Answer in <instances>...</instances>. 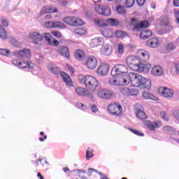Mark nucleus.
<instances>
[{"instance_id":"obj_47","label":"nucleus","mask_w":179,"mask_h":179,"mask_svg":"<svg viewBox=\"0 0 179 179\" xmlns=\"http://www.w3.org/2000/svg\"><path fill=\"white\" fill-rule=\"evenodd\" d=\"M52 34L56 38H61L62 37V34L59 31H52Z\"/></svg>"},{"instance_id":"obj_64","label":"nucleus","mask_w":179,"mask_h":179,"mask_svg":"<svg viewBox=\"0 0 179 179\" xmlns=\"http://www.w3.org/2000/svg\"><path fill=\"white\" fill-rule=\"evenodd\" d=\"M63 171H64V173H66V171H69V168H66V167H64L63 169Z\"/></svg>"},{"instance_id":"obj_25","label":"nucleus","mask_w":179,"mask_h":179,"mask_svg":"<svg viewBox=\"0 0 179 179\" xmlns=\"http://www.w3.org/2000/svg\"><path fill=\"white\" fill-rule=\"evenodd\" d=\"M94 24L96 27H107L106 20L103 18H95L94 20Z\"/></svg>"},{"instance_id":"obj_22","label":"nucleus","mask_w":179,"mask_h":179,"mask_svg":"<svg viewBox=\"0 0 179 179\" xmlns=\"http://www.w3.org/2000/svg\"><path fill=\"white\" fill-rule=\"evenodd\" d=\"M46 24H51V27H52L53 29H66L67 27L66 24L59 21L48 22H46Z\"/></svg>"},{"instance_id":"obj_35","label":"nucleus","mask_w":179,"mask_h":179,"mask_svg":"<svg viewBox=\"0 0 179 179\" xmlns=\"http://www.w3.org/2000/svg\"><path fill=\"white\" fill-rule=\"evenodd\" d=\"M172 75H179V63H173L171 69Z\"/></svg>"},{"instance_id":"obj_42","label":"nucleus","mask_w":179,"mask_h":179,"mask_svg":"<svg viewBox=\"0 0 179 179\" xmlns=\"http://www.w3.org/2000/svg\"><path fill=\"white\" fill-rule=\"evenodd\" d=\"M116 10L119 15H124V13H127L125 8L123 6L117 5L116 6Z\"/></svg>"},{"instance_id":"obj_24","label":"nucleus","mask_w":179,"mask_h":179,"mask_svg":"<svg viewBox=\"0 0 179 179\" xmlns=\"http://www.w3.org/2000/svg\"><path fill=\"white\" fill-rule=\"evenodd\" d=\"M47 68L49 72H50L51 73H53V75H58V73L61 72V69L57 66H56L52 63H50L47 66Z\"/></svg>"},{"instance_id":"obj_16","label":"nucleus","mask_w":179,"mask_h":179,"mask_svg":"<svg viewBox=\"0 0 179 179\" xmlns=\"http://www.w3.org/2000/svg\"><path fill=\"white\" fill-rule=\"evenodd\" d=\"M108 71H110V66L108 64L102 63L97 69V73L101 76H106V75L108 73Z\"/></svg>"},{"instance_id":"obj_28","label":"nucleus","mask_w":179,"mask_h":179,"mask_svg":"<svg viewBox=\"0 0 179 179\" xmlns=\"http://www.w3.org/2000/svg\"><path fill=\"white\" fill-rule=\"evenodd\" d=\"M12 64L13 65H15V66H18V68L21 69L30 68V64L29 63L24 62H22L17 59H13Z\"/></svg>"},{"instance_id":"obj_10","label":"nucleus","mask_w":179,"mask_h":179,"mask_svg":"<svg viewBox=\"0 0 179 179\" xmlns=\"http://www.w3.org/2000/svg\"><path fill=\"white\" fill-rule=\"evenodd\" d=\"M143 125L150 129V131H155L157 128H160L162 124L160 120H155L154 122H151L149 120H144L143 122Z\"/></svg>"},{"instance_id":"obj_7","label":"nucleus","mask_w":179,"mask_h":179,"mask_svg":"<svg viewBox=\"0 0 179 179\" xmlns=\"http://www.w3.org/2000/svg\"><path fill=\"white\" fill-rule=\"evenodd\" d=\"M99 62L97 61V57L93 55L88 56L85 59V62L84 63L85 66H86L88 69H95L97 67Z\"/></svg>"},{"instance_id":"obj_39","label":"nucleus","mask_w":179,"mask_h":179,"mask_svg":"<svg viewBox=\"0 0 179 179\" xmlns=\"http://www.w3.org/2000/svg\"><path fill=\"white\" fill-rule=\"evenodd\" d=\"M101 33L104 37H113V31L111 29H105Z\"/></svg>"},{"instance_id":"obj_50","label":"nucleus","mask_w":179,"mask_h":179,"mask_svg":"<svg viewBox=\"0 0 179 179\" xmlns=\"http://www.w3.org/2000/svg\"><path fill=\"white\" fill-rule=\"evenodd\" d=\"M135 3V0H126V7L132 8Z\"/></svg>"},{"instance_id":"obj_18","label":"nucleus","mask_w":179,"mask_h":179,"mask_svg":"<svg viewBox=\"0 0 179 179\" xmlns=\"http://www.w3.org/2000/svg\"><path fill=\"white\" fill-rule=\"evenodd\" d=\"M163 73H164V71L160 65H155L151 69V75L153 76H162Z\"/></svg>"},{"instance_id":"obj_1","label":"nucleus","mask_w":179,"mask_h":179,"mask_svg":"<svg viewBox=\"0 0 179 179\" xmlns=\"http://www.w3.org/2000/svg\"><path fill=\"white\" fill-rule=\"evenodd\" d=\"M130 85L134 87H144L148 90L152 87V80L139 74L130 73Z\"/></svg>"},{"instance_id":"obj_4","label":"nucleus","mask_w":179,"mask_h":179,"mask_svg":"<svg viewBox=\"0 0 179 179\" xmlns=\"http://www.w3.org/2000/svg\"><path fill=\"white\" fill-rule=\"evenodd\" d=\"M126 63L131 71L136 72L139 69V65H141V62L136 56H129L126 59Z\"/></svg>"},{"instance_id":"obj_41","label":"nucleus","mask_w":179,"mask_h":179,"mask_svg":"<svg viewBox=\"0 0 179 179\" xmlns=\"http://www.w3.org/2000/svg\"><path fill=\"white\" fill-rule=\"evenodd\" d=\"M73 31L75 34H78V36H83L87 33L86 29L83 28L76 29Z\"/></svg>"},{"instance_id":"obj_54","label":"nucleus","mask_w":179,"mask_h":179,"mask_svg":"<svg viewBox=\"0 0 179 179\" xmlns=\"http://www.w3.org/2000/svg\"><path fill=\"white\" fill-rule=\"evenodd\" d=\"M1 23L4 27H8L9 26V22L5 19H2Z\"/></svg>"},{"instance_id":"obj_48","label":"nucleus","mask_w":179,"mask_h":179,"mask_svg":"<svg viewBox=\"0 0 179 179\" xmlns=\"http://www.w3.org/2000/svg\"><path fill=\"white\" fill-rule=\"evenodd\" d=\"M86 159L87 160H89L90 157H93V150L90 148H88V150L86 152Z\"/></svg>"},{"instance_id":"obj_52","label":"nucleus","mask_w":179,"mask_h":179,"mask_svg":"<svg viewBox=\"0 0 179 179\" xmlns=\"http://www.w3.org/2000/svg\"><path fill=\"white\" fill-rule=\"evenodd\" d=\"M117 52L120 55H122V54H124V45H122V44H119L117 45Z\"/></svg>"},{"instance_id":"obj_19","label":"nucleus","mask_w":179,"mask_h":179,"mask_svg":"<svg viewBox=\"0 0 179 179\" xmlns=\"http://www.w3.org/2000/svg\"><path fill=\"white\" fill-rule=\"evenodd\" d=\"M103 44H104V39L101 37H98L90 41V47H91V48H96V47L103 45Z\"/></svg>"},{"instance_id":"obj_30","label":"nucleus","mask_w":179,"mask_h":179,"mask_svg":"<svg viewBox=\"0 0 179 179\" xmlns=\"http://www.w3.org/2000/svg\"><path fill=\"white\" fill-rule=\"evenodd\" d=\"M149 26V22L148 21H141L140 23L136 24L134 26V30L136 31H141L142 29H145Z\"/></svg>"},{"instance_id":"obj_21","label":"nucleus","mask_w":179,"mask_h":179,"mask_svg":"<svg viewBox=\"0 0 179 179\" xmlns=\"http://www.w3.org/2000/svg\"><path fill=\"white\" fill-rule=\"evenodd\" d=\"M57 52L65 58H69V49L66 46H59L56 49Z\"/></svg>"},{"instance_id":"obj_56","label":"nucleus","mask_w":179,"mask_h":179,"mask_svg":"<svg viewBox=\"0 0 179 179\" xmlns=\"http://www.w3.org/2000/svg\"><path fill=\"white\" fill-rule=\"evenodd\" d=\"M91 110L92 111V113H97V111H99V109L97 108V106L93 105L91 108Z\"/></svg>"},{"instance_id":"obj_15","label":"nucleus","mask_w":179,"mask_h":179,"mask_svg":"<svg viewBox=\"0 0 179 179\" xmlns=\"http://www.w3.org/2000/svg\"><path fill=\"white\" fill-rule=\"evenodd\" d=\"M42 38H45L49 45L55 46L59 45V42H58V41L55 38H52V36H51V34L50 33H43L42 34Z\"/></svg>"},{"instance_id":"obj_43","label":"nucleus","mask_w":179,"mask_h":179,"mask_svg":"<svg viewBox=\"0 0 179 179\" xmlns=\"http://www.w3.org/2000/svg\"><path fill=\"white\" fill-rule=\"evenodd\" d=\"M165 48L168 50V51H173L174 50H176V48H177V46L174 45V44L171 42L168 43L166 45H165Z\"/></svg>"},{"instance_id":"obj_8","label":"nucleus","mask_w":179,"mask_h":179,"mask_svg":"<svg viewBox=\"0 0 179 179\" xmlns=\"http://www.w3.org/2000/svg\"><path fill=\"white\" fill-rule=\"evenodd\" d=\"M96 95L99 99H103V100H110V99H113L115 96L114 92L107 89L99 90Z\"/></svg>"},{"instance_id":"obj_60","label":"nucleus","mask_w":179,"mask_h":179,"mask_svg":"<svg viewBox=\"0 0 179 179\" xmlns=\"http://www.w3.org/2000/svg\"><path fill=\"white\" fill-rule=\"evenodd\" d=\"M173 5L176 8L179 7V0H173Z\"/></svg>"},{"instance_id":"obj_3","label":"nucleus","mask_w":179,"mask_h":179,"mask_svg":"<svg viewBox=\"0 0 179 179\" xmlns=\"http://www.w3.org/2000/svg\"><path fill=\"white\" fill-rule=\"evenodd\" d=\"M78 80L80 83H83L86 87L92 89L94 92L99 89V81L92 76H79Z\"/></svg>"},{"instance_id":"obj_13","label":"nucleus","mask_w":179,"mask_h":179,"mask_svg":"<svg viewBox=\"0 0 179 179\" xmlns=\"http://www.w3.org/2000/svg\"><path fill=\"white\" fill-rule=\"evenodd\" d=\"M138 59L141 62H148L150 59V55L149 52L145 50H138L136 52Z\"/></svg>"},{"instance_id":"obj_44","label":"nucleus","mask_w":179,"mask_h":179,"mask_svg":"<svg viewBox=\"0 0 179 179\" xmlns=\"http://www.w3.org/2000/svg\"><path fill=\"white\" fill-rule=\"evenodd\" d=\"M73 23H74L73 26H83V24H85V22H83V20L75 17H74Z\"/></svg>"},{"instance_id":"obj_2","label":"nucleus","mask_w":179,"mask_h":179,"mask_svg":"<svg viewBox=\"0 0 179 179\" xmlns=\"http://www.w3.org/2000/svg\"><path fill=\"white\" fill-rule=\"evenodd\" d=\"M109 83L115 86H126L127 85H131V73L112 76L109 80Z\"/></svg>"},{"instance_id":"obj_61","label":"nucleus","mask_w":179,"mask_h":179,"mask_svg":"<svg viewBox=\"0 0 179 179\" xmlns=\"http://www.w3.org/2000/svg\"><path fill=\"white\" fill-rule=\"evenodd\" d=\"M51 17H52V16L51 15H47L45 16V19H48V20L51 19Z\"/></svg>"},{"instance_id":"obj_29","label":"nucleus","mask_w":179,"mask_h":179,"mask_svg":"<svg viewBox=\"0 0 179 179\" xmlns=\"http://www.w3.org/2000/svg\"><path fill=\"white\" fill-rule=\"evenodd\" d=\"M159 44L160 42L157 38H152L147 41V45H148V47H151L152 48H156V47H159Z\"/></svg>"},{"instance_id":"obj_57","label":"nucleus","mask_w":179,"mask_h":179,"mask_svg":"<svg viewBox=\"0 0 179 179\" xmlns=\"http://www.w3.org/2000/svg\"><path fill=\"white\" fill-rule=\"evenodd\" d=\"M175 17H176L177 23L179 24V10L175 12Z\"/></svg>"},{"instance_id":"obj_36","label":"nucleus","mask_w":179,"mask_h":179,"mask_svg":"<svg viewBox=\"0 0 179 179\" xmlns=\"http://www.w3.org/2000/svg\"><path fill=\"white\" fill-rule=\"evenodd\" d=\"M107 26H118L120 22L117 19L109 18L106 20Z\"/></svg>"},{"instance_id":"obj_49","label":"nucleus","mask_w":179,"mask_h":179,"mask_svg":"<svg viewBox=\"0 0 179 179\" xmlns=\"http://www.w3.org/2000/svg\"><path fill=\"white\" fill-rule=\"evenodd\" d=\"M162 24H164V26H169V29L170 30H173V27H171L170 24H169V18L166 17L165 19L162 20Z\"/></svg>"},{"instance_id":"obj_6","label":"nucleus","mask_w":179,"mask_h":179,"mask_svg":"<svg viewBox=\"0 0 179 179\" xmlns=\"http://www.w3.org/2000/svg\"><path fill=\"white\" fill-rule=\"evenodd\" d=\"M159 94L165 99H173L174 97V90L166 87H160L158 89Z\"/></svg>"},{"instance_id":"obj_20","label":"nucleus","mask_w":179,"mask_h":179,"mask_svg":"<svg viewBox=\"0 0 179 179\" xmlns=\"http://www.w3.org/2000/svg\"><path fill=\"white\" fill-rule=\"evenodd\" d=\"M100 52L102 55L108 57L110 54H113V46L104 44L102 45Z\"/></svg>"},{"instance_id":"obj_31","label":"nucleus","mask_w":179,"mask_h":179,"mask_svg":"<svg viewBox=\"0 0 179 179\" xmlns=\"http://www.w3.org/2000/svg\"><path fill=\"white\" fill-rule=\"evenodd\" d=\"M55 12H57V8L45 6L42 8L41 13V15H45L46 13H55Z\"/></svg>"},{"instance_id":"obj_58","label":"nucleus","mask_w":179,"mask_h":179,"mask_svg":"<svg viewBox=\"0 0 179 179\" xmlns=\"http://www.w3.org/2000/svg\"><path fill=\"white\" fill-rule=\"evenodd\" d=\"M66 66H67L69 71L71 72V73H75V71L73 70V68H72V66H71L69 64H66Z\"/></svg>"},{"instance_id":"obj_9","label":"nucleus","mask_w":179,"mask_h":179,"mask_svg":"<svg viewBox=\"0 0 179 179\" xmlns=\"http://www.w3.org/2000/svg\"><path fill=\"white\" fill-rule=\"evenodd\" d=\"M111 76H117V75H129L128 73V67L124 65H119L114 67L110 73Z\"/></svg>"},{"instance_id":"obj_45","label":"nucleus","mask_w":179,"mask_h":179,"mask_svg":"<svg viewBox=\"0 0 179 179\" xmlns=\"http://www.w3.org/2000/svg\"><path fill=\"white\" fill-rule=\"evenodd\" d=\"M1 55H4V57H9L10 55V50L7 49H0Z\"/></svg>"},{"instance_id":"obj_5","label":"nucleus","mask_w":179,"mask_h":179,"mask_svg":"<svg viewBox=\"0 0 179 179\" xmlns=\"http://www.w3.org/2000/svg\"><path fill=\"white\" fill-rule=\"evenodd\" d=\"M108 111L112 115L120 117L122 114V106L118 103H113L108 106Z\"/></svg>"},{"instance_id":"obj_12","label":"nucleus","mask_w":179,"mask_h":179,"mask_svg":"<svg viewBox=\"0 0 179 179\" xmlns=\"http://www.w3.org/2000/svg\"><path fill=\"white\" fill-rule=\"evenodd\" d=\"M13 55H15V57H17V58H22L24 59V58H30L31 53L29 49L24 48L22 50L13 52Z\"/></svg>"},{"instance_id":"obj_17","label":"nucleus","mask_w":179,"mask_h":179,"mask_svg":"<svg viewBox=\"0 0 179 179\" xmlns=\"http://www.w3.org/2000/svg\"><path fill=\"white\" fill-rule=\"evenodd\" d=\"M124 96H138L139 92L135 88L124 87L120 90Z\"/></svg>"},{"instance_id":"obj_23","label":"nucleus","mask_w":179,"mask_h":179,"mask_svg":"<svg viewBox=\"0 0 179 179\" xmlns=\"http://www.w3.org/2000/svg\"><path fill=\"white\" fill-rule=\"evenodd\" d=\"M76 93H77L78 96H87L90 99H93V97H94L93 94L89 93L87 90L80 87L76 88Z\"/></svg>"},{"instance_id":"obj_33","label":"nucleus","mask_w":179,"mask_h":179,"mask_svg":"<svg viewBox=\"0 0 179 179\" xmlns=\"http://www.w3.org/2000/svg\"><path fill=\"white\" fill-rule=\"evenodd\" d=\"M85 52L82 50H77L75 52V58L78 59V61H82L83 59H85Z\"/></svg>"},{"instance_id":"obj_59","label":"nucleus","mask_w":179,"mask_h":179,"mask_svg":"<svg viewBox=\"0 0 179 179\" xmlns=\"http://www.w3.org/2000/svg\"><path fill=\"white\" fill-rule=\"evenodd\" d=\"M173 129V128L170 126H165L164 127V131H171Z\"/></svg>"},{"instance_id":"obj_46","label":"nucleus","mask_w":179,"mask_h":179,"mask_svg":"<svg viewBox=\"0 0 179 179\" xmlns=\"http://www.w3.org/2000/svg\"><path fill=\"white\" fill-rule=\"evenodd\" d=\"M115 35L117 38H122V37H124L125 36V32L118 30L115 31Z\"/></svg>"},{"instance_id":"obj_26","label":"nucleus","mask_w":179,"mask_h":179,"mask_svg":"<svg viewBox=\"0 0 179 179\" xmlns=\"http://www.w3.org/2000/svg\"><path fill=\"white\" fill-rule=\"evenodd\" d=\"M64 82L66 83V86H73V83L72 82V80L71 79V77L69 75L66 74L65 72H62L60 73Z\"/></svg>"},{"instance_id":"obj_62","label":"nucleus","mask_w":179,"mask_h":179,"mask_svg":"<svg viewBox=\"0 0 179 179\" xmlns=\"http://www.w3.org/2000/svg\"><path fill=\"white\" fill-rule=\"evenodd\" d=\"M151 8L152 9H156V3H151Z\"/></svg>"},{"instance_id":"obj_34","label":"nucleus","mask_w":179,"mask_h":179,"mask_svg":"<svg viewBox=\"0 0 179 179\" xmlns=\"http://www.w3.org/2000/svg\"><path fill=\"white\" fill-rule=\"evenodd\" d=\"M152 36V31L150 30H143L140 34V37L145 40V38H149Z\"/></svg>"},{"instance_id":"obj_32","label":"nucleus","mask_w":179,"mask_h":179,"mask_svg":"<svg viewBox=\"0 0 179 179\" xmlns=\"http://www.w3.org/2000/svg\"><path fill=\"white\" fill-rule=\"evenodd\" d=\"M136 116L138 120H146L148 118V115H146V113L145 111L141 110V109H136Z\"/></svg>"},{"instance_id":"obj_55","label":"nucleus","mask_w":179,"mask_h":179,"mask_svg":"<svg viewBox=\"0 0 179 179\" xmlns=\"http://www.w3.org/2000/svg\"><path fill=\"white\" fill-rule=\"evenodd\" d=\"M136 1L139 6H143V5H145V2H146V0H136Z\"/></svg>"},{"instance_id":"obj_14","label":"nucleus","mask_w":179,"mask_h":179,"mask_svg":"<svg viewBox=\"0 0 179 179\" xmlns=\"http://www.w3.org/2000/svg\"><path fill=\"white\" fill-rule=\"evenodd\" d=\"M29 38L31 40L34 44H38L43 41V35L38 31H32L29 33Z\"/></svg>"},{"instance_id":"obj_51","label":"nucleus","mask_w":179,"mask_h":179,"mask_svg":"<svg viewBox=\"0 0 179 179\" xmlns=\"http://www.w3.org/2000/svg\"><path fill=\"white\" fill-rule=\"evenodd\" d=\"M129 131H131V132H132L133 134H134V135H138V136H144L143 133L136 130V129H129Z\"/></svg>"},{"instance_id":"obj_37","label":"nucleus","mask_w":179,"mask_h":179,"mask_svg":"<svg viewBox=\"0 0 179 179\" xmlns=\"http://www.w3.org/2000/svg\"><path fill=\"white\" fill-rule=\"evenodd\" d=\"M75 17H64L62 21L66 23V24H69V26H73Z\"/></svg>"},{"instance_id":"obj_27","label":"nucleus","mask_w":179,"mask_h":179,"mask_svg":"<svg viewBox=\"0 0 179 179\" xmlns=\"http://www.w3.org/2000/svg\"><path fill=\"white\" fill-rule=\"evenodd\" d=\"M152 66H150V64H142L140 63L139 65V69L136 70V72H144L145 73H148L149 71H150V68Z\"/></svg>"},{"instance_id":"obj_63","label":"nucleus","mask_w":179,"mask_h":179,"mask_svg":"<svg viewBox=\"0 0 179 179\" xmlns=\"http://www.w3.org/2000/svg\"><path fill=\"white\" fill-rule=\"evenodd\" d=\"M38 178H40V179H44V177H43V176H41V173H38Z\"/></svg>"},{"instance_id":"obj_11","label":"nucleus","mask_w":179,"mask_h":179,"mask_svg":"<svg viewBox=\"0 0 179 179\" xmlns=\"http://www.w3.org/2000/svg\"><path fill=\"white\" fill-rule=\"evenodd\" d=\"M95 10L99 15H103V16H110L111 15V8L108 6H101L99 4H96Z\"/></svg>"},{"instance_id":"obj_40","label":"nucleus","mask_w":179,"mask_h":179,"mask_svg":"<svg viewBox=\"0 0 179 179\" xmlns=\"http://www.w3.org/2000/svg\"><path fill=\"white\" fill-rule=\"evenodd\" d=\"M0 38L2 40H6L8 38V34H6V31L3 29L2 26L0 24Z\"/></svg>"},{"instance_id":"obj_53","label":"nucleus","mask_w":179,"mask_h":179,"mask_svg":"<svg viewBox=\"0 0 179 179\" xmlns=\"http://www.w3.org/2000/svg\"><path fill=\"white\" fill-rule=\"evenodd\" d=\"M160 117L161 118H162V120H164L165 121H169V117H167V115L165 112H161Z\"/></svg>"},{"instance_id":"obj_38","label":"nucleus","mask_w":179,"mask_h":179,"mask_svg":"<svg viewBox=\"0 0 179 179\" xmlns=\"http://www.w3.org/2000/svg\"><path fill=\"white\" fill-rule=\"evenodd\" d=\"M143 96L144 97V99H150V100H156L157 97L155 96L153 94L144 91L143 92Z\"/></svg>"}]
</instances>
